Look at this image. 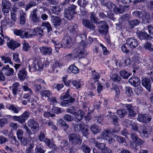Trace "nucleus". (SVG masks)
Segmentation results:
<instances>
[{
	"mask_svg": "<svg viewBox=\"0 0 153 153\" xmlns=\"http://www.w3.org/2000/svg\"><path fill=\"white\" fill-rule=\"evenodd\" d=\"M41 27H42L43 28H42V27H36L33 30L30 29V32L31 34H32L31 38L33 37V36L35 35H36L39 38L42 37L44 35L43 29L45 28L44 27L47 28L48 33L50 32L52 30V29L51 26L48 22H43L42 23Z\"/></svg>",
	"mask_w": 153,
	"mask_h": 153,
	"instance_id": "1",
	"label": "nucleus"
},
{
	"mask_svg": "<svg viewBox=\"0 0 153 153\" xmlns=\"http://www.w3.org/2000/svg\"><path fill=\"white\" fill-rule=\"evenodd\" d=\"M29 70L30 72L40 71L43 68L41 62L37 59H32L29 62Z\"/></svg>",
	"mask_w": 153,
	"mask_h": 153,
	"instance_id": "2",
	"label": "nucleus"
},
{
	"mask_svg": "<svg viewBox=\"0 0 153 153\" xmlns=\"http://www.w3.org/2000/svg\"><path fill=\"white\" fill-rule=\"evenodd\" d=\"M68 138L69 142L74 146L80 145L82 141L80 135L77 134H70L68 136Z\"/></svg>",
	"mask_w": 153,
	"mask_h": 153,
	"instance_id": "3",
	"label": "nucleus"
},
{
	"mask_svg": "<svg viewBox=\"0 0 153 153\" xmlns=\"http://www.w3.org/2000/svg\"><path fill=\"white\" fill-rule=\"evenodd\" d=\"M30 29L28 28H23L20 30L14 29V33L16 35L19 36L22 38H31Z\"/></svg>",
	"mask_w": 153,
	"mask_h": 153,
	"instance_id": "4",
	"label": "nucleus"
},
{
	"mask_svg": "<svg viewBox=\"0 0 153 153\" xmlns=\"http://www.w3.org/2000/svg\"><path fill=\"white\" fill-rule=\"evenodd\" d=\"M151 131L150 127L143 125L140 126V130H138V132L140 133L141 137L144 138H147L150 134Z\"/></svg>",
	"mask_w": 153,
	"mask_h": 153,
	"instance_id": "5",
	"label": "nucleus"
},
{
	"mask_svg": "<svg viewBox=\"0 0 153 153\" xmlns=\"http://www.w3.org/2000/svg\"><path fill=\"white\" fill-rule=\"evenodd\" d=\"M151 116L146 114H138L137 120L140 122L143 123H148L151 120Z\"/></svg>",
	"mask_w": 153,
	"mask_h": 153,
	"instance_id": "6",
	"label": "nucleus"
},
{
	"mask_svg": "<svg viewBox=\"0 0 153 153\" xmlns=\"http://www.w3.org/2000/svg\"><path fill=\"white\" fill-rule=\"evenodd\" d=\"M85 45L80 44L79 47L76 48L74 52L75 53V56L76 57H81L84 54V49L85 47Z\"/></svg>",
	"mask_w": 153,
	"mask_h": 153,
	"instance_id": "7",
	"label": "nucleus"
},
{
	"mask_svg": "<svg viewBox=\"0 0 153 153\" xmlns=\"http://www.w3.org/2000/svg\"><path fill=\"white\" fill-rule=\"evenodd\" d=\"M27 125L32 131L37 132L38 131L39 124L33 119H29L27 122Z\"/></svg>",
	"mask_w": 153,
	"mask_h": 153,
	"instance_id": "8",
	"label": "nucleus"
},
{
	"mask_svg": "<svg viewBox=\"0 0 153 153\" xmlns=\"http://www.w3.org/2000/svg\"><path fill=\"white\" fill-rule=\"evenodd\" d=\"M40 53L44 56H50L52 54V49L51 47L43 46L39 48Z\"/></svg>",
	"mask_w": 153,
	"mask_h": 153,
	"instance_id": "9",
	"label": "nucleus"
},
{
	"mask_svg": "<svg viewBox=\"0 0 153 153\" xmlns=\"http://www.w3.org/2000/svg\"><path fill=\"white\" fill-rule=\"evenodd\" d=\"M100 23L99 32L100 34L106 35L108 33V27L106 25V22L104 21H101Z\"/></svg>",
	"mask_w": 153,
	"mask_h": 153,
	"instance_id": "10",
	"label": "nucleus"
},
{
	"mask_svg": "<svg viewBox=\"0 0 153 153\" xmlns=\"http://www.w3.org/2000/svg\"><path fill=\"white\" fill-rule=\"evenodd\" d=\"M84 26L91 30L95 31L96 27L88 19H83L82 22Z\"/></svg>",
	"mask_w": 153,
	"mask_h": 153,
	"instance_id": "11",
	"label": "nucleus"
},
{
	"mask_svg": "<svg viewBox=\"0 0 153 153\" xmlns=\"http://www.w3.org/2000/svg\"><path fill=\"white\" fill-rule=\"evenodd\" d=\"M30 113L29 111H25L21 115L19 116V123L20 124L25 123V120L30 117Z\"/></svg>",
	"mask_w": 153,
	"mask_h": 153,
	"instance_id": "12",
	"label": "nucleus"
},
{
	"mask_svg": "<svg viewBox=\"0 0 153 153\" xmlns=\"http://www.w3.org/2000/svg\"><path fill=\"white\" fill-rule=\"evenodd\" d=\"M126 43H128L131 48L134 49L137 47L139 44L138 41L133 37L130 38L126 40Z\"/></svg>",
	"mask_w": 153,
	"mask_h": 153,
	"instance_id": "13",
	"label": "nucleus"
},
{
	"mask_svg": "<svg viewBox=\"0 0 153 153\" xmlns=\"http://www.w3.org/2000/svg\"><path fill=\"white\" fill-rule=\"evenodd\" d=\"M137 35L138 37L140 40L143 39L148 41L149 40H151L152 38V37L144 31H141L137 33Z\"/></svg>",
	"mask_w": 153,
	"mask_h": 153,
	"instance_id": "14",
	"label": "nucleus"
},
{
	"mask_svg": "<svg viewBox=\"0 0 153 153\" xmlns=\"http://www.w3.org/2000/svg\"><path fill=\"white\" fill-rule=\"evenodd\" d=\"M2 73L5 75L10 76L14 75V72L13 69L10 68L9 65L4 66L2 69Z\"/></svg>",
	"mask_w": 153,
	"mask_h": 153,
	"instance_id": "15",
	"label": "nucleus"
},
{
	"mask_svg": "<svg viewBox=\"0 0 153 153\" xmlns=\"http://www.w3.org/2000/svg\"><path fill=\"white\" fill-rule=\"evenodd\" d=\"M112 133L111 130L110 129L104 130L101 134L98 137L97 139H105L107 140L109 137L108 135Z\"/></svg>",
	"mask_w": 153,
	"mask_h": 153,
	"instance_id": "16",
	"label": "nucleus"
},
{
	"mask_svg": "<svg viewBox=\"0 0 153 153\" xmlns=\"http://www.w3.org/2000/svg\"><path fill=\"white\" fill-rule=\"evenodd\" d=\"M128 82L131 85L134 87L138 86L140 83V79L138 77L135 76L131 77L128 79Z\"/></svg>",
	"mask_w": 153,
	"mask_h": 153,
	"instance_id": "17",
	"label": "nucleus"
},
{
	"mask_svg": "<svg viewBox=\"0 0 153 153\" xmlns=\"http://www.w3.org/2000/svg\"><path fill=\"white\" fill-rule=\"evenodd\" d=\"M51 20L52 25L55 28H57V27L60 26L62 23L61 18L56 16H51Z\"/></svg>",
	"mask_w": 153,
	"mask_h": 153,
	"instance_id": "18",
	"label": "nucleus"
},
{
	"mask_svg": "<svg viewBox=\"0 0 153 153\" xmlns=\"http://www.w3.org/2000/svg\"><path fill=\"white\" fill-rule=\"evenodd\" d=\"M142 85L144 86L148 91H151V80L150 79L147 78H145L142 80Z\"/></svg>",
	"mask_w": 153,
	"mask_h": 153,
	"instance_id": "19",
	"label": "nucleus"
},
{
	"mask_svg": "<svg viewBox=\"0 0 153 153\" xmlns=\"http://www.w3.org/2000/svg\"><path fill=\"white\" fill-rule=\"evenodd\" d=\"M37 9H34L32 11V13H31V18L32 21L34 23H38L40 22V18L37 16Z\"/></svg>",
	"mask_w": 153,
	"mask_h": 153,
	"instance_id": "20",
	"label": "nucleus"
},
{
	"mask_svg": "<svg viewBox=\"0 0 153 153\" xmlns=\"http://www.w3.org/2000/svg\"><path fill=\"white\" fill-rule=\"evenodd\" d=\"M90 18L91 21L93 23L97 25H99L100 23L97 16H96V13L94 12H91L90 13Z\"/></svg>",
	"mask_w": 153,
	"mask_h": 153,
	"instance_id": "21",
	"label": "nucleus"
},
{
	"mask_svg": "<svg viewBox=\"0 0 153 153\" xmlns=\"http://www.w3.org/2000/svg\"><path fill=\"white\" fill-rule=\"evenodd\" d=\"M63 46H65V48L67 47L69 48L73 45V42L72 39L70 37L66 36L64 39Z\"/></svg>",
	"mask_w": 153,
	"mask_h": 153,
	"instance_id": "22",
	"label": "nucleus"
},
{
	"mask_svg": "<svg viewBox=\"0 0 153 153\" xmlns=\"http://www.w3.org/2000/svg\"><path fill=\"white\" fill-rule=\"evenodd\" d=\"M7 45L9 48L14 50L15 48L19 46L20 44L17 42L11 40L7 42Z\"/></svg>",
	"mask_w": 153,
	"mask_h": 153,
	"instance_id": "23",
	"label": "nucleus"
},
{
	"mask_svg": "<svg viewBox=\"0 0 153 153\" xmlns=\"http://www.w3.org/2000/svg\"><path fill=\"white\" fill-rule=\"evenodd\" d=\"M130 63L129 59L127 56L123 57L119 63V66L120 67H125L128 65Z\"/></svg>",
	"mask_w": 153,
	"mask_h": 153,
	"instance_id": "24",
	"label": "nucleus"
},
{
	"mask_svg": "<svg viewBox=\"0 0 153 153\" xmlns=\"http://www.w3.org/2000/svg\"><path fill=\"white\" fill-rule=\"evenodd\" d=\"M27 74V72L25 69H22L19 71L18 73V77L20 80L23 81L26 77Z\"/></svg>",
	"mask_w": 153,
	"mask_h": 153,
	"instance_id": "25",
	"label": "nucleus"
},
{
	"mask_svg": "<svg viewBox=\"0 0 153 153\" xmlns=\"http://www.w3.org/2000/svg\"><path fill=\"white\" fill-rule=\"evenodd\" d=\"M126 108L128 111V116L130 118L135 117L136 113V112L133 111V107L130 104H128L126 105Z\"/></svg>",
	"mask_w": 153,
	"mask_h": 153,
	"instance_id": "26",
	"label": "nucleus"
},
{
	"mask_svg": "<svg viewBox=\"0 0 153 153\" xmlns=\"http://www.w3.org/2000/svg\"><path fill=\"white\" fill-rule=\"evenodd\" d=\"M75 99L73 98H71L69 99H66L61 102L60 105L64 107L68 106L71 104V103L75 102Z\"/></svg>",
	"mask_w": 153,
	"mask_h": 153,
	"instance_id": "27",
	"label": "nucleus"
},
{
	"mask_svg": "<svg viewBox=\"0 0 153 153\" xmlns=\"http://www.w3.org/2000/svg\"><path fill=\"white\" fill-rule=\"evenodd\" d=\"M79 70L74 65H70L68 67L67 72L69 73H73L76 74L79 73Z\"/></svg>",
	"mask_w": 153,
	"mask_h": 153,
	"instance_id": "28",
	"label": "nucleus"
},
{
	"mask_svg": "<svg viewBox=\"0 0 153 153\" xmlns=\"http://www.w3.org/2000/svg\"><path fill=\"white\" fill-rule=\"evenodd\" d=\"M68 29L72 35L74 34L76 35L78 31L77 25L75 24H72L69 26Z\"/></svg>",
	"mask_w": 153,
	"mask_h": 153,
	"instance_id": "29",
	"label": "nucleus"
},
{
	"mask_svg": "<svg viewBox=\"0 0 153 153\" xmlns=\"http://www.w3.org/2000/svg\"><path fill=\"white\" fill-rule=\"evenodd\" d=\"M63 10L60 6H52L51 10L53 13L56 15H59L61 12Z\"/></svg>",
	"mask_w": 153,
	"mask_h": 153,
	"instance_id": "30",
	"label": "nucleus"
},
{
	"mask_svg": "<svg viewBox=\"0 0 153 153\" xmlns=\"http://www.w3.org/2000/svg\"><path fill=\"white\" fill-rule=\"evenodd\" d=\"M19 86V83L18 82H15L13 84L12 86H10V88H12L13 94L15 96L16 95L18 92Z\"/></svg>",
	"mask_w": 153,
	"mask_h": 153,
	"instance_id": "31",
	"label": "nucleus"
},
{
	"mask_svg": "<svg viewBox=\"0 0 153 153\" xmlns=\"http://www.w3.org/2000/svg\"><path fill=\"white\" fill-rule=\"evenodd\" d=\"M83 126V127L82 128L80 131L81 132L83 136H87L89 134L88 126L84 123Z\"/></svg>",
	"mask_w": 153,
	"mask_h": 153,
	"instance_id": "32",
	"label": "nucleus"
},
{
	"mask_svg": "<svg viewBox=\"0 0 153 153\" xmlns=\"http://www.w3.org/2000/svg\"><path fill=\"white\" fill-rule=\"evenodd\" d=\"M77 6L74 4H71L68 7V8L65 7V10L68 11L69 12L73 13L74 14H76V12L75 11Z\"/></svg>",
	"mask_w": 153,
	"mask_h": 153,
	"instance_id": "33",
	"label": "nucleus"
},
{
	"mask_svg": "<svg viewBox=\"0 0 153 153\" xmlns=\"http://www.w3.org/2000/svg\"><path fill=\"white\" fill-rule=\"evenodd\" d=\"M91 140L94 143L95 145V146L100 149V152H102V150L104 149L106 147L104 143H98L97 141H96V140L94 139H92Z\"/></svg>",
	"mask_w": 153,
	"mask_h": 153,
	"instance_id": "34",
	"label": "nucleus"
},
{
	"mask_svg": "<svg viewBox=\"0 0 153 153\" xmlns=\"http://www.w3.org/2000/svg\"><path fill=\"white\" fill-rule=\"evenodd\" d=\"M58 123L59 126L63 128L65 131H67L69 127V125L66 123L64 120L60 119L58 121Z\"/></svg>",
	"mask_w": 153,
	"mask_h": 153,
	"instance_id": "35",
	"label": "nucleus"
},
{
	"mask_svg": "<svg viewBox=\"0 0 153 153\" xmlns=\"http://www.w3.org/2000/svg\"><path fill=\"white\" fill-rule=\"evenodd\" d=\"M80 148L84 153H90L91 149L83 142L82 143Z\"/></svg>",
	"mask_w": 153,
	"mask_h": 153,
	"instance_id": "36",
	"label": "nucleus"
},
{
	"mask_svg": "<svg viewBox=\"0 0 153 153\" xmlns=\"http://www.w3.org/2000/svg\"><path fill=\"white\" fill-rule=\"evenodd\" d=\"M35 150L36 153H44L46 150L43 146L39 145L36 146Z\"/></svg>",
	"mask_w": 153,
	"mask_h": 153,
	"instance_id": "37",
	"label": "nucleus"
},
{
	"mask_svg": "<svg viewBox=\"0 0 153 153\" xmlns=\"http://www.w3.org/2000/svg\"><path fill=\"white\" fill-rule=\"evenodd\" d=\"M111 79L113 82L119 83L120 82L121 78L118 74L114 73L112 75Z\"/></svg>",
	"mask_w": 153,
	"mask_h": 153,
	"instance_id": "38",
	"label": "nucleus"
},
{
	"mask_svg": "<svg viewBox=\"0 0 153 153\" xmlns=\"http://www.w3.org/2000/svg\"><path fill=\"white\" fill-rule=\"evenodd\" d=\"M8 109L13 112V113H18L20 110V108L16 105L12 104L9 107Z\"/></svg>",
	"mask_w": 153,
	"mask_h": 153,
	"instance_id": "39",
	"label": "nucleus"
},
{
	"mask_svg": "<svg viewBox=\"0 0 153 153\" xmlns=\"http://www.w3.org/2000/svg\"><path fill=\"white\" fill-rule=\"evenodd\" d=\"M120 75L124 79H128L129 76L131 75V74L128 73L125 70L120 71L119 72Z\"/></svg>",
	"mask_w": 153,
	"mask_h": 153,
	"instance_id": "40",
	"label": "nucleus"
},
{
	"mask_svg": "<svg viewBox=\"0 0 153 153\" xmlns=\"http://www.w3.org/2000/svg\"><path fill=\"white\" fill-rule=\"evenodd\" d=\"M126 9V7L124 6H120V7H118L114 5L113 11L114 12L118 13H121L124 12Z\"/></svg>",
	"mask_w": 153,
	"mask_h": 153,
	"instance_id": "41",
	"label": "nucleus"
},
{
	"mask_svg": "<svg viewBox=\"0 0 153 153\" xmlns=\"http://www.w3.org/2000/svg\"><path fill=\"white\" fill-rule=\"evenodd\" d=\"M90 130L91 131L93 134H97L100 133L101 131V130L100 127L94 124L92 125L90 128Z\"/></svg>",
	"mask_w": 153,
	"mask_h": 153,
	"instance_id": "42",
	"label": "nucleus"
},
{
	"mask_svg": "<svg viewBox=\"0 0 153 153\" xmlns=\"http://www.w3.org/2000/svg\"><path fill=\"white\" fill-rule=\"evenodd\" d=\"M77 3L80 7L83 9H85L86 6L88 4V2L86 0H78Z\"/></svg>",
	"mask_w": 153,
	"mask_h": 153,
	"instance_id": "43",
	"label": "nucleus"
},
{
	"mask_svg": "<svg viewBox=\"0 0 153 153\" xmlns=\"http://www.w3.org/2000/svg\"><path fill=\"white\" fill-rule=\"evenodd\" d=\"M36 4L35 1L33 0L30 1L29 3L26 5L25 7V11H27L30 8L36 6Z\"/></svg>",
	"mask_w": 153,
	"mask_h": 153,
	"instance_id": "44",
	"label": "nucleus"
},
{
	"mask_svg": "<svg viewBox=\"0 0 153 153\" xmlns=\"http://www.w3.org/2000/svg\"><path fill=\"white\" fill-rule=\"evenodd\" d=\"M128 45V43L126 42V44H124L122 46L121 50L123 53H127L130 52V49L131 48Z\"/></svg>",
	"mask_w": 153,
	"mask_h": 153,
	"instance_id": "45",
	"label": "nucleus"
},
{
	"mask_svg": "<svg viewBox=\"0 0 153 153\" xmlns=\"http://www.w3.org/2000/svg\"><path fill=\"white\" fill-rule=\"evenodd\" d=\"M76 114L75 115L76 117V118L78 120L80 121L83 118L84 113V112L82 110H79L77 111L76 112Z\"/></svg>",
	"mask_w": 153,
	"mask_h": 153,
	"instance_id": "46",
	"label": "nucleus"
},
{
	"mask_svg": "<svg viewBox=\"0 0 153 153\" xmlns=\"http://www.w3.org/2000/svg\"><path fill=\"white\" fill-rule=\"evenodd\" d=\"M45 144L48 147L50 148H53L55 147L56 145L53 141H51L50 139L46 138L44 140Z\"/></svg>",
	"mask_w": 153,
	"mask_h": 153,
	"instance_id": "47",
	"label": "nucleus"
},
{
	"mask_svg": "<svg viewBox=\"0 0 153 153\" xmlns=\"http://www.w3.org/2000/svg\"><path fill=\"white\" fill-rule=\"evenodd\" d=\"M140 20L138 19H134L129 21L128 24L129 27L131 28H132L135 26L138 25L140 23Z\"/></svg>",
	"mask_w": 153,
	"mask_h": 153,
	"instance_id": "48",
	"label": "nucleus"
},
{
	"mask_svg": "<svg viewBox=\"0 0 153 153\" xmlns=\"http://www.w3.org/2000/svg\"><path fill=\"white\" fill-rule=\"evenodd\" d=\"M75 14L73 13L65 10L64 16L68 20H72L74 18V15Z\"/></svg>",
	"mask_w": 153,
	"mask_h": 153,
	"instance_id": "49",
	"label": "nucleus"
},
{
	"mask_svg": "<svg viewBox=\"0 0 153 153\" xmlns=\"http://www.w3.org/2000/svg\"><path fill=\"white\" fill-rule=\"evenodd\" d=\"M126 112V110L124 109H120L117 111V113L120 118H122L125 116Z\"/></svg>",
	"mask_w": 153,
	"mask_h": 153,
	"instance_id": "50",
	"label": "nucleus"
},
{
	"mask_svg": "<svg viewBox=\"0 0 153 153\" xmlns=\"http://www.w3.org/2000/svg\"><path fill=\"white\" fill-rule=\"evenodd\" d=\"M35 141L33 140L30 141L27 146H28L26 150V153H31V150L34 147Z\"/></svg>",
	"mask_w": 153,
	"mask_h": 153,
	"instance_id": "51",
	"label": "nucleus"
},
{
	"mask_svg": "<svg viewBox=\"0 0 153 153\" xmlns=\"http://www.w3.org/2000/svg\"><path fill=\"white\" fill-rule=\"evenodd\" d=\"M150 20V17L149 15L146 14L145 16H143L142 17V23L144 24H146L149 22Z\"/></svg>",
	"mask_w": 153,
	"mask_h": 153,
	"instance_id": "52",
	"label": "nucleus"
},
{
	"mask_svg": "<svg viewBox=\"0 0 153 153\" xmlns=\"http://www.w3.org/2000/svg\"><path fill=\"white\" fill-rule=\"evenodd\" d=\"M125 93L128 96H131L133 95V91L132 90V88L130 87H126Z\"/></svg>",
	"mask_w": 153,
	"mask_h": 153,
	"instance_id": "53",
	"label": "nucleus"
},
{
	"mask_svg": "<svg viewBox=\"0 0 153 153\" xmlns=\"http://www.w3.org/2000/svg\"><path fill=\"white\" fill-rule=\"evenodd\" d=\"M26 14L24 13H20V23L21 25H24L26 21L25 17Z\"/></svg>",
	"mask_w": 153,
	"mask_h": 153,
	"instance_id": "54",
	"label": "nucleus"
},
{
	"mask_svg": "<svg viewBox=\"0 0 153 153\" xmlns=\"http://www.w3.org/2000/svg\"><path fill=\"white\" fill-rule=\"evenodd\" d=\"M71 84L77 89L80 88L81 87V85L79 80H73Z\"/></svg>",
	"mask_w": 153,
	"mask_h": 153,
	"instance_id": "55",
	"label": "nucleus"
},
{
	"mask_svg": "<svg viewBox=\"0 0 153 153\" xmlns=\"http://www.w3.org/2000/svg\"><path fill=\"white\" fill-rule=\"evenodd\" d=\"M52 94L51 91L49 90L43 91H41L40 92V94L42 96L47 97L48 98Z\"/></svg>",
	"mask_w": 153,
	"mask_h": 153,
	"instance_id": "56",
	"label": "nucleus"
},
{
	"mask_svg": "<svg viewBox=\"0 0 153 153\" xmlns=\"http://www.w3.org/2000/svg\"><path fill=\"white\" fill-rule=\"evenodd\" d=\"M110 117L112 119V122L113 124L115 126H118V121L119 120V118L116 115H111Z\"/></svg>",
	"mask_w": 153,
	"mask_h": 153,
	"instance_id": "57",
	"label": "nucleus"
},
{
	"mask_svg": "<svg viewBox=\"0 0 153 153\" xmlns=\"http://www.w3.org/2000/svg\"><path fill=\"white\" fill-rule=\"evenodd\" d=\"M77 111L76 110L75 106H72L67 109V112L72 114L74 115L76 114Z\"/></svg>",
	"mask_w": 153,
	"mask_h": 153,
	"instance_id": "58",
	"label": "nucleus"
},
{
	"mask_svg": "<svg viewBox=\"0 0 153 153\" xmlns=\"http://www.w3.org/2000/svg\"><path fill=\"white\" fill-rule=\"evenodd\" d=\"M114 137L116 138L117 140L119 142V143H120V144H124V145H125V144L126 143V140L124 138L121 136H120L117 135H116Z\"/></svg>",
	"mask_w": 153,
	"mask_h": 153,
	"instance_id": "59",
	"label": "nucleus"
},
{
	"mask_svg": "<svg viewBox=\"0 0 153 153\" xmlns=\"http://www.w3.org/2000/svg\"><path fill=\"white\" fill-rule=\"evenodd\" d=\"M144 47L146 49L148 50L150 52L153 51V46L150 43L148 42L146 43L144 45Z\"/></svg>",
	"mask_w": 153,
	"mask_h": 153,
	"instance_id": "60",
	"label": "nucleus"
},
{
	"mask_svg": "<svg viewBox=\"0 0 153 153\" xmlns=\"http://www.w3.org/2000/svg\"><path fill=\"white\" fill-rule=\"evenodd\" d=\"M2 61H3L4 63H9L12 65L13 62L11 61L10 57L2 56L1 57Z\"/></svg>",
	"mask_w": 153,
	"mask_h": 153,
	"instance_id": "61",
	"label": "nucleus"
},
{
	"mask_svg": "<svg viewBox=\"0 0 153 153\" xmlns=\"http://www.w3.org/2000/svg\"><path fill=\"white\" fill-rule=\"evenodd\" d=\"M24 2L23 1H20L15 3L14 4V7L13 8L16 10L19 9L20 7L24 6Z\"/></svg>",
	"mask_w": 153,
	"mask_h": 153,
	"instance_id": "62",
	"label": "nucleus"
},
{
	"mask_svg": "<svg viewBox=\"0 0 153 153\" xmlns=\"http://www.w3.org/2000/svg\"><path fill=\"white\" fill-rule=\"evenodd\" d=\"M83 123H81L79 124H74V126L75 131L76 132L80 131L82 128L83 127Z\"/></svg>",
	"mask_w": 153,
	"mask_h": 153,
	"instance_id": "63",
	"label": "nucleus"
},
{
	"mask_svg": "<svg viewBox=\"0 0 153 153\" xmlns=\"http://www.w3.org/2000/svg\"><path fill=\"white\" fill-rule=\"evenodd\" d=\"M63 119L67 122H71L74 119V117L73 116L67 114L63 116Z\"/></svg>",
	"mask_w": 153,
	"mask_h": 153,
	"instance_id": "64",
	"label": "nucleus"
}]
</instances>
